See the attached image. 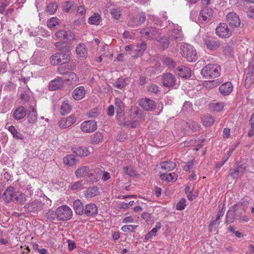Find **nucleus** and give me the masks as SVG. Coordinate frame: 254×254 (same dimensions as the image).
<instances>
[{"label":"nucleus","instance_id":"1","mask_svg":"<svg viewBox=\"0 0 254 254\" xmlns=\"http://www.w3.org/2000/svg\"><path fill=\"white\" fill-rule=\"evenodd\" d=\"M221 69L217 64H209L201 69V74L206 79L214 78L220 76Z\"/></svg>","mask_w":254,"mask_h":254},{"label":"nucleus","instance_id":"2","mask_svg":"<svg viewBox=\"0 0 254 254\" xmlns=\"http://www.w3.org/2000/svg\"><path fill=\"white\" fill-rule=\"evenodd\" d=\"M181 53L182 56L189 62H194L197 59L195 49L189 44L185 43L181 46Z\"/></svg>","mask_w":254,"mask_h":254},{"label":"nucleus","instance_id":"3","mask_svg":"<svg viewBox=\"0 0 254 254\" xmlns=\"http://www.w3.org/2000/svg\"><path fill=\"white\" fill-rule=\"evenodd\" d=\"M44 206V203L42 201L36 199L27 203L23 207L24 211L28 213L37 214L41 211Z\"/></svg>","mask_w":254,"mask_h":254},{"label":"nucleus","instance_id":"4","mask_svg":"<svg viewBox=\"0 0 254 254\" xmlns=\"http://www.w3.org/2000/svg\"><path fill=\"white\" fill-rule=\"evenodd\" d=\"M58 220L65 221L70 220L72 216V210L66 205H63L57 208Z\"/></svg>","mask_w":254,"mask_h":254},{"label":"nucleus","instance_id":"5","mask_svg":"<svg viewBox=\"0 0 254 254\" xmlns=\"http://www.w3.org/2000/svg\"><path fill=\"white\" fill-rule=\"evenodd\" d=\"M161 82L164 87L176 88L178 84L175 75L168 72L162 75Z\"/></svg>","mask_w":254,"mask_h":254},{"label":"nucleus","instance_id":"6","mask_svg":"<svg viewBox=\"0 0 254 254\" xmlns=\"http://www.w3.org/2000/svg\"><path fill=\"white\" fill-rule=\"evenodd\" d=\"M140 33L142 37L149 39H154L159 35L158 29L153 27L142 28L140 30Z\"/></svg>","mask_w":254,"mask_h":254},{"label":"nucleus","instance_id":"7","mask_svg":"<svg viewBox=\"0 0 254 254\" xmlns=\"http://www.w3.org/2000/svg\"><path fill=\"white\" fill-rule=\"evenodd\" d=\"M203 41L208 50L214 51L220 46V43L216 39L210 35H205L203 37Z\"/></svg>","mask_w":254,"mask_h":254},{"label":"nucleus","instance_id":"8","mask_svg":"<svg viewBox=\"0 0 254 254\" xmlns=\"http://www.w3.org/2000/svg\"><path fill=\"white\" fill-rule=\"evenodd\" d=\"M215 31L216 35L222 38H228L232 35V30L224 23H220L216 28Z\"/></svg>","mask_w":254,"mask_h":254},{"label":"nucleus","instance_id":"9","mask_svg":"<svg viewBox=\"0 0 254 254\" xmlns=\"http://www.w3.org/2000/svg\"><path fill=\"white\" fill-rule=\"evenodd\" d=\"M145 20L146 16L145 13H139L131 18L128 21L127 25L129 27H133L142 24Z\"/></svg>","mask_w":254,"mask_h":254},{"label":"nucleus","instance_id":"10","mask_svg":"<svg viewBox=\"0 0 254 254\" xmlns=\"http://www.w3.org/2000/svg\"><path fill=\"white\" fill-rule=\"evenodd\" d=\"M139 105L146 111H151L155 109L156 104L155 102L147 98H144L140 100Z\"/></svg>","mask_w":254,"mask_h":254},{"label":"nucleus","instance_id":"11","mask_svg":"<svg viewBox=\"0 0 254 254\" xmlns=\"http://www.w3.org/2000/svg\"><path fill=\"white\" fill-rule=\"evenodd\" d=\"M213 11L207 6L202 7L199 12V20L202 22H208L211 18Z\"/></svg>","mask_w":254,"mask_h":254},{"label":"nucleus","instance_id":"12","mask_svg":"<svg viewBox=\"0 0 254 254\" xmlns=\"http://www.w3.org/2000/svg\"><path fill=\"white\" fill-rule=\"evenodd\" d=\"M97 122L95 121H86L83 122L80 128L84 132L91 133L97 129Z\"/></svg>","mask_w":254,"mask_h":254},{"label":"nucleus","instance_id":"13","mask_svg":"<svg viewBox=\"0 0 254 254\" xmlns=\"http://www.w3.org/2000/svg\"><path fill=\"white\" fill-rule=\"evenodd\" d=\"M169 39L171 40H175L177 42L182 41L184 39V35L180 27L177 26L173 30L170 31L168 33Z\"/></svg>","mask_w":254,"mask_h":254},{"label":"nucleus","instance_id":"14","mask_svg":"<svg viewBox=\"0 0 254 254\" xmlns=\"http://www.w3.org/2000/svg\"><path fill=\"white\" fill-rule=\"evenodd\" d=\"M226 20L232 26L238 27L240 26L241 21L239 16L235 12H229L226 16Z\"/></svg>","mask_w":254,"mask_h":254},{"label":"nucleus","instance_id":"15","mask_svg":"<svg viewBox=\"0 0 254 254\" xmlns=\"http://www.w3.org/2000/svg\"><path fill=\"white\" fill-rule=\"evenodd\" d=\"M15 189L13 187H8L3 193L2 196L5 202L9 203L13 201L15 194Z\"/></svg>","mask_w":254,"mask_h":254},{"label":"nucleus","instance_id":"16","mask_svg":"<svg viewBox=\"0 0 254 254\" xmlns=\"http://www.w3.org/2000/svg\"><path fill=\"white\" fill-rule=\"evenodd\" d=\"M76 121V118L74 116L71 115L66 118L61 119L59 122V126L63 128H66L73 125Z\"/></svg>","mask_w":254,"mask_h":254},{"label":"nucleus","instance_id":"17","mask_svg":"<svg viewBox=\"0 0 254 254\" xmlns=\"http://www.w3.org/2000/svg\"><path fill=\"white\" fill-rule=\"evenodd\" d=\"M246 170V167L244 164L237 166L235 169L231 168L229 170V174L233 179H238L239 175L244 174Z\"/></svg>","mask_w":254,"mask_h":254},{"label":"nucleus","instance_id":"18","mask_svg":"<svg viewBox=\"0 0 254 254\" xmlns=\"http://www.w3.org/2000/svg\"><path fill=\"white\" fill-rule=\"evenodd\" d=\"M176 73L182 78H189L191 76V69L183 65L176 68Z\"/></svg>","mask_w":254,"mask_h":254},{"label":"nucleus","instance_id":"19","mask_svg":"<svg viewBox=\"0 0 254 254\" xmlns=\"http://www.w3.org/2000/svg\"><path fill=\"white\" fill-rule=\"evenodd\" d=\"M57 49L62 53L69 54L73 47L70 44L66 42H56L55 44Z\"/></svg>","mask_w":254,"mask_h":254},{"label":"nucleus","instance_id":"20","mask_svg":"<svg viewBox=\"0 0 254 254\" xmlns=\"http://www.w3.org/2000/svg\"><path fill=\"white\" fill-rule=\"evenodd\" d=\"M98 213V208L94 203H91L85 205L84 213L87 216H93Z\"/></svg>","mask_w":254,"mask_h":254},{"label":"nucleus","instance_id":"21","mask_svg":"<svg viewBox=\"0 0 254 254\" xmlns=\"http://www.w3.org/2000/svg\"><path fill=\"white\" fill-rule=\"evenodd\" d=\"M233 86L231 82H226L219 88V92L224 96L229 95L232 91Z\"/></svg>","mask_w":254,"mask_h":254},{"label":"nucleus","instance_id":"22","mask_svg":"<svg viewBox=\"0 0 254 254\" xmlns=\"http://www.w3.org/2000/svg\"><path fill=\"white\" fill-rule=\"evenodd\" d=\"M238 205H234L231 207L228 210L227 215L226 216L225 223L229 224L233 222L235 219V211L237 210Z\"/></svg>","mask_w":254,"mask_h":254},{"label":"nucleus","instance_id":"23","mask_svg":"<svg viewBox=\"0 0 254 254\" xmlns=\"http://www.w3.org/2000/svg\"><path fill=\"white\" fill-rule=\"evenodd\" d=\"M131 119H140L142 117V111L137 106H132L129 110Z\"/></svg>","mask_w":254,"mask_h":254},{"label":"nucleus","instance_id":"24","mask_svg":"<svg viewBox=\"0 0 254 254\" xmlns=\"http://www.w3.org/2000/svg\"><path fill=\"white\" fill-rule=\"evenodd\" d=\"M26 115V109L23 106H20L17 108L14 111L13 117L16 120H19L24 118Z\"/></svg>","mask_w":254,"mask_h":254},{"label":"nucleus","instance_id":"25","mask_svg":"<svg viewBox=\"0 0 254 254\" xmlns=\"http://www.w3.org/2000/svg\"><path fill=\"white\" fill-rule=\"evenodd\" d=\"M85 95V89L82 86L76 88L72 92V97L76 100L82 99Z\"/></svg>","mask_w":254,"mask_h":254},{"label":"nucleus","instance_id":"26","mask_svg":"<svg viewBox=\"0 0 254 254\" xmlns=\"http://www.w3.org/2000/svg\"><path fill=\"white\" fill-rule=\"evenodd\" d=\"M76 52L81 60L87 57V51L86 49V46L83 44H79L77 46Z\"/></svg>","mask_w":254,"mask_h":254},{"label":"nucleus","instance_id":"27","mask_svg":"<svg viewBox=\"0 0 254 254\" xmlns=\"http://www.w3.org/2000/svg\"><path fill=\"white\" fill-rule=\"evenodd\" d=\"M63 85L62 78L58 77L50 82L49 85L50 90L54 91L60 88Z\"/></svg>","mask_w":254,"mask_h":254},{"label":"nucleus","instance_id":"28","mask_svg":"<svg viewBox=\"0 0 254 254\" xmlns=\"http://www.w3.org/2000/svg\"><path fill=\"white\" fill-rule=\"evenodd\" d=\"M100 190L96 186L88 188L84 193L85 196L87 198H91L99 195Z\"/></svg>","mask_w":254,"mask_h":254},{"label":"nucleus","instance_id":"29","mask_svg":"<svg viewBox=\"0 0 254 254\" xmlns=\"http://www.w3.org/2000/svg\"><path fill=\"white\" fill-rule=\"evenodd\" d=\"M72 150L73 153L79 156H87L90 154V151L86 147L72 148Z\"/></svg>","mask_w":254,"mask_h":254},{"label":"nucleus","instance_id":"30","mask_svg":"<svg viewBox=\"0 0 254 254\" xmlns=\"http://www.w3.org/2000/svg\"><path fill=\"white\" fill-rule=\"evenodd\" d=\"M73 209L78 215H82L84 213V206L82 202L79 199H76L73 202Z\"/></svg>","mask_w":254,"mask_h":254},{"label":"nucleus","instance_id":"31","mask_svg":"<svg viewBox=\"0 0 254 254\" xmlns=\"http://www.w3.org/2000/svg\"><path fill=\"white\" fill-rule=\"evenodd\" d=\"M160 167L162 169H163L167 172H169L174 170L176 167V164L173 161H166L161 163Z\"/></svg>","mask_w":254,"mask_h":254},{"label":"nucleus","instance_id":"32","mask_svg":"<svg viewBox=\"0 0 254 254\" xmlns=\"http://www.w3.org/2000/svg\"><path fill=\"white\" fill-rule=\"evenodd\" d=\"M127 78L119 77L114 83L113 86L119 89H122L127 84Z\"/></svg>","mask_w":254,"mask_h":254},{"label":"nucleus","instance_id":"33","mask_svg":"<svg viewBox=\"0 0 254 254\" xmlns=\"http://www.w3.org/2000/svg\"><path fill=\"white\" fill-rule=\"evenodd\" d=\"M89 167L85 166L79 167L75 171V175L78 178L84 177L88 173Z\"/></svg>","mask_w":254,"mask_h":254},{"label":"nucleus","instance_id":"34","mask_svg":"<svg viewBox=\"0 0 254 254\" xmlns=\"http://www.w3.org/2000/svg\"><path fill=\"white\" fill-rule=\"evenodd\" d=\"M162 62L164 65L170 69L174 68L177 65V63L172 58L168 57H164Z\"/></svg>","mask_w":254,"mask_h":254},{"label":"nucleus","instance_id":"35","mask_svg":"<svg viewBox=\"0 0 254 254\" xmlns=\"http://www.w3.org/2000/svg\"><path fill=\"white\" fill-rule=\"evenodd\" d=\"M78 159L72 154L66 155L64 158V163L70 166L75 165Z\"/></svg>","mask_w":254,"mask_h":254},{"label":"nucleus","instance_id":"36","mask_svg":"<svg viewBox=\"0 0 254 254\" xmlns=\"http://www.w3.org/2000/svg\"><path fill=\"white\" fill-rule=\"evenodd\" d=\"M160 179L168 182H174L177 179V175L173 173H163L160 175Z\"/></svg>","mask_w":254,"mask_h":254},{"label":"nucleus","instance_id":"37","mask_svg":"<svg viewBox=\"0 0 254 254\" xmlns=\"http://www.w3.org/2000/svg\"><path fill=\"white\" fill-rule=\"evenodd\" d=\"M115 104L117 114L123 113L125 110V105L122 100L119 98H116Z\"/></svg>","mask_w":254,"mask_h":254},{"label":"nucleus","instance_id":"38","mask_svg":"<svg viewBox=\"0 0 254 254\" xmlns=\"http://www.w3.org/2000/svg\"><path fill=\"white\" fill-rule=\"evenodd\" d=\"M71 108L68 101H64L61 106L60 113L62 115L67 114L70 112Z\"/></svg>","mask_w":254,"mask_h":254},{"label":"nucleus","instance_id":"39","mask_svg":"<svg viewBox=\"0 0 254 254\" xmlns=\"http://www.w3.org/2000/svg\"><path fill=\"white\" fill-rule=\"evenodd\" d=\"M27 200L25 194L21 192H16L13 202L18 203H23Z\"/></svg>","mask_w":254,"mask_h":254},{"label":"nucleus","instance_id":"40","mask_svg":"<svg viewBox=\"0 0 254 254\" xmlns=\"http://www.w3.org/2000/svg\"><path fill=\"white\" fill-rule=\"evenodd\" d=\"M101 21V17L98 13H94L88 19V23L92 25H98Z\"/></svg>","mask_w":254,"mask_h":254},{"label":"nucleus","instance_id":"41","mask_svg":"<svg viewBox=\"0 0 254 254\" xmlns=\"http://www.w3.org/2000/svg\"><path fill=\"white\" fill-rule=\"evenodd\" d=\"M28 122L30 124H34L37 121V116L36 109L32 108L27 116Z\"/></svg>","mask_w":254,"mask_h":254},{"label":"nucleus","instance_id":"42","mask_svg":"<svg viewBox=\"0 0 254 254\" xmlns=\"http://www.w3.org/2000/svg\"><path fill=\"white\" fill-rule=\"evenodd\" d=\"M224 108V104L222 102H213L209 104V108L211 111L220 112Z\"/></svg>","mask_w":254,"mask_h":254},{"label":"nucleus","instance_id":"43","mask_svg":"<svg viewBox=\"0 0 254 254\" xmlns=\"http://www.w3.org/2000/svg\"><path fill=\"white\" fill-rule=\"evenodd\" d=\"M58 4L57 2L53 1L50 3L46 8L45 11L49 14H53L56 11Z\"/></svg>","mask_w":254,"mask_h":254},{"label":"nucleus","instance_id":"44","mask_svg":"<svg viewBox=\"0 0 254 254\" xmlns=\"http://www.w3.org/2000/svg\"><path fill=\"white\" fill-rule=\"evenodd\" d=\"M59 64H66L70 61L71 56L69 54L62 53L59 54Z\"/></svg>","mask_w":254,"mask_h":254},{"label":"nucleus","instance_id":"45","mask_svg":"<svg viewBox=\"0 0 254 254\" xmlns=\"http://www.w3.org/2000/svg\"><path fill=\"white\" fill-rule=\"evenodd\" d=\"M90 140L91 143L98 144L103 140V135L102 133L97 132L91 136Z\"/></svg>","mask_w":254,"mask_h":254},{"label":"nucleus","instance_id":"46","mask_svg":"<svg viewBox=\"0 0 254 254\" xmlns=\"http://www.w3.org/2000/svg\"><path fill=\"white\" fill-rule=\"evenodd\" d=\"M8 130L12 134L13 137L18 139H23V135L21 133L18 132L13 126H10L8 127Z\"/></svg>","mask_w":254,"mask_h":254},{"label":"nucleus","instance_id":"47","mask_svg":"<svg viewBox=\"0 0 254 254\" xmlns=\"http://www.w3.org/2000/svg\"><path fill=\"white\" fill-rule=\"evenodd\" d=\"M66 75H67L66 80L71 84H75L78 81L77 75L73 72H68Z\"/></svg>","mask_w":254,"mask_h":254},{"label":"nucleus","instance_id":"48","mask_svg":"<svg viewBox=\"0 0 254 254\" xmlns=\"http://www.w3.org/2000/svg\"><path fill=\"white\" fill-rule=\"evenodd\" d=\"M169 39L167 37H162L158 40L160 43L159 46L162 50H164L168 48L170 45V41Z\"/></svg>","mask_w":254,"mask_h":254},{"label":"nucleus","instance_id":"49","mask_svg":"<svg viewBox=\"0 0 254 254\" xmlns=\"http://www.w3.org/2000/svg\"><path fill=\"white\" fill-rule=\"evenodd\" d=\"M147 45L145 42H142L137 45L135 51L137 52V57L141 56L144 52L146 50Z\"/></svg>","mask_w":254,"mask_h":254},{"label":"nucleus","instance_id":"50","mask_svg":"<svg viewBox=\"0 0 254 254\" xmlns=\"http://www.w3.org/2000/svg\"><path fill=\"white\" fill-rule=\"evenodd\" d=\"M46 218L52 221L58 220V215L57 213V209L56 211H54L52 209H49L48 211L45 214Z\"/></svg>","mask_w":254,"mask_h":254},{"label":"nucleus","instance_id":"51","mask_svg":"<svg viewBox=\"0 0 254 254\" xmlns=\"http://www.w3.org/2000/svg\"><path fill=\"white\" fill-rule=\"evenodd\" d=\"M214 122V119L210 116H205L203 117V125L206 127H209L211 126Z\"/></svg>","mask_w":254,"mask_h":254},{"label":"nucleus","instance_id":"52","mask_svg":"<svg viewBox=\"0 0 254 254\" xmlns=\"http://www.w3.org/2000/svg\"><path fill=\"white\" fill-rule=\"evenodd\" d=\"M59 21L57 17H52L47 21V26L50 28H55L59 24Z\"/></svg>","mask_w":254,"mask_h":254},{"label":"nucleus","instance_id":"53","mask_svg":"<svg viewBox=\"0 0 254 254\" xmlns=\"http://www.w3.org/2000/svg\"><path fill=\"white\" fill-rule=\"evenodd\" d=\"M60 65L58 68V72L62 75L66 74L68 71H66V69H70V65L68 64H60Z\"/></svg>","mask_w":254,"mask_h":254},{"label":"nucleus","instance_id":"54","mask_svg":"<svg viewBox=\"0 0 254 254\" xmlns=\"http://www.w3.org/2000/svg\"><path fill=\"white\" fill-rule=\"evenodd\" d=\"M74 2L72 0H68L64 2L63 10L64 11L68 12L71 9L72 7L73 6Z\"/></svg>","mask_w":254,"mask_h":254},{"label":"nucleus","instance_id":"55","mask_svg":"<svg viewBox=\"0 0 254 254\" xmlns=\"http://www.w3.org/2000/svg\"><path fill=\"white\" fill-rule=\"evenodd\" d=\"M224 212L225 209L224 206H223L222 209L218 212L217 217H216L215 220L212 221L210 223V225L213 226L216 225L217 224V221L220 219V218L224 215Z\"/></svg>","mask_w":254,"mask_h":254},{"label":"nucleus","instance_id":"56","mask_svg":"<svg viewBox=\"0 0 254 254\" xmlns=\"http://www.w3.org/2000/svg\"><path fill=\"white\" fill-rule=\"evenodd\" d=\"M77 15H78L79 19H83L85 17V9L82 6H79L77 7Z\"/></svg>","mask_w":254,"mask_h":254},{"label":"nucleus","instance_id":"57","mask_svg":"<svg viewBox=\"0 0 254 254\" xmlns=\"http://www.w3.org/2000/svg\"><path fill=\"white\" fill-rule=\"evenodd\" d=\"M83 186V182L82 181L75 182L71 184L70 186V188L72 190H77L81 189Z\"/></svg>","mask_w":254,"mask_h":254},{"label":"nucleus","instance_id":"58","mask_svg":"<svg viewBox=\"0 0 254 254\" xmlns=\"http://www.w3.org/2000/svg\"><path fill=\"white\" fill-rule=\"evenodd\" d=\"M111 14L115 19H119L121 16V11L119 8H113L111 10Z\"/></svg>","mask_w":254,"mask_h":254},{"label":"nucleus","instance_id":"59","mask_svg":"<svg viewBox=\"0 0 254 254\" xmlns=\"http://www.w3.org/2000/svg\"><path fill=\"white\" fill-rule=\"evenodd\" d=\"M185 206H186V199H185V198H182L177 203L176 208L177 210H182L185 209Z\"/></svg>","mask_w":254,"mask_h":254},{"label":"nucleus","instance_id":"60","mask_svg":"<svg viewBox=\"0 0 254 254\" xmlns=\"http://www.w3.org/2000/svg\"><path fill=\"white\" fill-rule=\"evenodd\" d=\"M50 61L52 64L55 65L59 64V53H56L51 56Z\"/></svg>","mask_w":254,"mask_h":254},{"label":"nucleus","instance_id":"61","mask_svg":"<svg viewBox=\"0 0 254 254\" xmlns=\"http://www.w3.org/2000/svg\"><path fill=\"white\" fill-rule=\"evenodd\" d=\"M233 51V48L232 46L227 45L224 48L223 52L225 55L230 56L232 54Z\"/></svg>","mask_w":254,"mask_h":254},{"label":"nucleus","instance_id":"62","mask_svg":"<svg viewBox=\"0 0 254 254\" xmlns=\"http://www.w3.org/2000/svg\"><path fill=\"white\" fill-rule=\"evenodd\" d=\"M66 32L64 30H59L55 33V36L59 39H65Z\"/></svg>","mask_w":254,"mask_h":254},{"label":"nucleus","instance_id":"63","mask_svg":"<svg viewBox=\"0 0 254 254\" xmlns=\"http://www.w3.org/2000/svg\"><path fill=\"white\" fill-rule=\"evenodd\" d=\"M137 227L136 225H124L121 228V230L125 232L132 231Z\"/></svg>","mask_w":254,"mask_h":254},{"label":"nucleus","instance_id":"64","mask_svg":"<svg viewBox=\"0 0 254 254\" xmlns=\"http://www.w3.org/2000/svg\"><path fill=\"white\" fill-rule=\"evenodd\" d=\"M147 88L148 91L155 94H157L159 91L158 86L154 84H151L148 85Z\"/></svg>","mask_w":254,"mask_h":254}]
</instances>
